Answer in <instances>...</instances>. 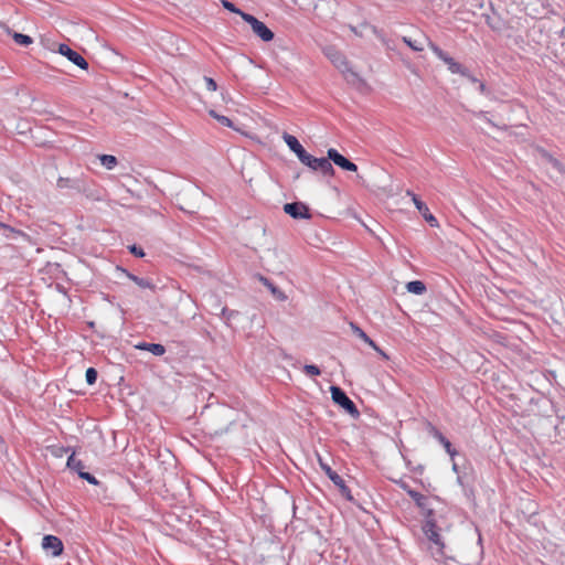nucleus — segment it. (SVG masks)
<instances>
[{
  "mask_svg": "<svg viewBox=\"0 0 565 565\" xmlns=\"http://www.w3.org/2000/svg\"><path fill=\"white\" fill-rule=\"evenodd\" d=\"M300 162L307 166L309 169L317 171L320 164V158H316L307 152Z\"/></svg>",
  "mask_w": 565,
  "mask_h": 565,
  "instance_id": "obj_21",
  "label": "nucleus"
},
{
  "mask_svg": "<svg viewBox=\"0 0 565 565\" xmlns=\"http://www.w3.org/2000/svg\"><path fill=\"white\" fill-rule=\"evenodd\" d=\"M403 42L408 45L413 51H416V52H419V51H423L424 47L423 45L418 44L416 41H412L407 36H403Z\"/></svg>",
  "mask_w": 565,
  "mask_h": 565,
  "instance_id": "obj_29",
  "label": "nucleus"
},
{
  "mask_svg": "<svg viewBox=\"0 0 565 565\" xmlns=\"http://www.w3.org/2000/svg\"><path fill=\"white\" fill-rule=\"evenodd\" d=\"M235 315H237L236 311L234 310H228L227 308H222V317L225 319V320H230L232 319Z\"/></svg>",
  "mask_w": 565,
  "mask_h": 565,
  "instance_id": "obj_36",
  "label": "nucleus"
},
{
  "mask_svg": "<svg viewBox=\"0 0 565 565\" xmlns=\"http://www.w3.org/2000/svg\"><path fill=\"white\" fill-rule=\"evenodd\" d=\"M436 437L438 438V440L443 444V446L445 447L446 451L451 456L454 457L457 452L455 449H452V446H451V443L440 433H437L436 434Z\"/></svg>",
  "mask_w": 565,
  "mask_h": 565,
  "instance_id": "obj_25",
  "label": "nucleus"
},
{
  "mask_svg": "<svg viewBox=\"0 0 565 565\" xmlns=\"http://www.w3.org/2000/svg\"><path fill=\"white\" fill-rule=\"evenodd\" d=\"M125 273H126L127 277L130 280H132L138 287H140L142 289H151V290L154 289V285L151 281V279L138 277V276H136L134 274H130V273H128L126 270H125Z\"/></svg>",
  "mask_w": 565,
  "mask_h": 565,
  "instance_id": "obj_15",
  "label": "nucleus"
},
{
  "mask_svg": "<svg viewBox=\"0 0 565 565\" xmlns=\"http://www.w3.org/2000/svg\"><path fill=\"white\" fill-rule=\"evenodd\" d=\"M372 33L384 44H386V39L384 35V32L380 29H377L375 25L370 26Z\"/></svg>",
  "mask_w": 565,
  "mask_h": 565,
  "instance_id": "obj_31",
  "label": "nucleus"
},
{
  "mask_svg": "<svg viewBox=\"0 0 565 565\" xmlns=\"http://www.w3.org/2000/svg\"><path fill=\"white\" fill-rule=\"evenodd\" d=\"M282 139L286 142V145L289 147V149L297 156V158L299 160H301L305 157L307 151L305 150V148L301 146V143L298 141V139L295 136L285 132L282 135Z\"/></svg>",
  "mask_w": 565,
  "mask_h": 565,
  "instance_id": "obj_12",
  "label": "nucleus"
},
{
  "mask_svg": "<svg viewBox=\"0 0 565 565\" xmlns=\"http://www.w3.org/2000/svg\"><path fill=\"white\" fill-rule=\"evenodd\" d=\"M66 465L71 470L76 471L78 476H79V471H85V465L83 463L82 460H79L75 457L74 452L67 458Z\"/></svg>",
  "mask_w": 565,
  "mask_h": 565,
  "instance_id": "obj_18",
  "label": "nucleus"
},
{
  "mask_svg": "<svg viewBox=\"0 0 565 565\" xmlns=\"http://www.w3.org/2000/svg\"><path fill=\"white\" fill-rule=\"evenodd\" d=\"M11 35L14 42L19 45L28 46L33 43L32 38L26 34L13 32Z\"/></svg>",
  "mask_w": 565,
  "mask_h": 565,
  "instance_id": "obj_22",
  "label": "nucleus"
},
{
  "mask_svg": "<svg viewBox=\"0 0 565 565\" xmlns=\"http://www.w3.org/2000/svg\"><path fill=\"white\" fill-rule=\"evenodd\" d=\"M221 3H222L224 9H226V10L233 12V13L238 14L242 19H243V15L247 14L246 12H244L241 9L236 8L235 4L232 3L228 0H221Z\"/></svg>",
  "mask_w": 565,
  "mask_h": 565,
  "instance_id": "obj_26",
  "label": "nucleus"
},
{
  "mask_svg": "<svg viewBox=\"0 0 565 565\" xmlns=\"http://www.w3.org/2000/svg\"><path fill=\"white\" fill-rule=\"evenodd\" d=\"M204 82H205V84H206V88H207L209 90H211V92H215V90L217 89V84H216V82H215L213 78H211V77H206V76H205V77H204Z\"/></svg>",
  "mask_w": 565,
  "mask_h": 565,
  "instance_id": "obj_33",
  "label": "nucleus"
},
{
  "mask_svg": "<svg viewBox=\"0 0 565 565\" xmlns=\"http://www.w3.org/2000/svg\"><path fill=\"white\" fill-rule=\"evenodd\" d=\"M129 250H130L131 254H134L137 257H143L145 256L143 249L141 247L137 246V245L129 246Z\"/></svg>",
  "mask_w": 565,
  "mask_h": 565,
  "instance_id": "obj_35",
  "label": "nucleus"
},
{
  "mask_svg": "<svg viewBox=\"0 0 565 565\" xmlns=\"http://www.w3.org/2000/svg\"><path fill=\"white\" fill-rule=\"evenodd\" d=\"M284 212L296 220H309L311 214L309 207L302 202H291L284 205Z\"/></svg>",
  "mask_w": 565,
  "mask_h": 565,
  "instance_id": "obj_7",
  "label": "nucleus"
},
{
  "mask_svg": "<svg viewBox=\"0 0 565 565\" xmlns=\"http://www.w3.org/2000/svg\"><path fill=\"white\" fill-rule=\"evenodd\" d=\"M318 460L321 469L326 472L329 479L339 488L341 494L351 500L352 497L350 489L347 487L342 477H340L335 471H333L328 463L323 462L320 456Z\"/></svg>",
  "mask_w": 565,
  "mask_h": 565,
  "instance_id": "obj_5",
  "label": "nucleus"
},
{
  "mask_svg": "<svg viewBox=\"0 0 565 565\" xmlns=\"http://www.w3.org/2000/svg\"><path fill=\"white\" fill-rule=\"evenodd\" d=\"M198 207L196 204H189V205H180V209L184 212H188V213H194L195 209Z\"/></svg>",
  "mask_w": 565,
  "mask_h": 565,
  "instance_id": "obj_37",
  "label": "nucleus"
},
{
  "mask_svg": "<svg viewBox=\"0 0 565 565\" xmlns=\"http://www.w3.org/2000/svg\"><path fill=\"white\" fill-rule=\"evenodd\" d=\"M428 46L436 54L438 58L444 61L448 65V70L452 74H461L467 75V70L459 63H457L452 57H450L447 53H445L439 46H437L433 42H428Z\"/></svg>",
  "mask_w": 565,
  "mask_h": 565,
  "instance_id": "obj_4",
  "label": "nucleus"
},
{
  "mask_svg": "<svg viewBox=\"0 0 565 565\" xmlns=\"http://www.w3.org/2000/svg\"><path fill=\"white\" fill-rule=\"evenodd\" d=\"M328 158L338 167L345 171L355 172L358 170V166L350 161L348 158L342 156L338 150L330 148L327 151Z\"/></svg>",
  "mask_w": 565,
  "mask_h": 565,
  "instance_id": "obj_9",
  "label": "nucleus"
},
{
  "mask_svg": "<svg viewBox=\"0 0 565 565\" xmlns=\"http://www.w3.org/2000/svg\"><path fill=\"white\" fill-rule=\"evenodd\" d=\"M406 290L414 295H423L426 291V286L420 280H413L406 284Z\"/></svg>",
  "mask_w": 565,
  "mask_h": 565,
  "instance_id": "obj_16",
  "label": "nucleus"
},
{
  "mask_svg": "<svg viewBox=\"0 0 565 565\" xmlns=\"http://www.w3.org/2000/svg\"><path fill=\"white\" fill-rule=\"evenodd\" d=\"M469 79H471L472 83H480L476 77L471 76L468 72H467V75H466Z\"/></svg>",
  "mask_w": 565,
  "mask_h": 565,
  "instance_id": "obj_41",
  "label": "nucleus"
},
{
  "mask_svg": "<svg viewBox=\"0 0 565 565\" xmlns=\"http://www.w3.org/2000/svg\"><path fill=\"white\" fill-rule=\"evenodd\" d=\"M209 115L216 119L221 125L230 128L233 127V121L228 117L217 114L214 109H210Z\"/></svg>",
  "mask_w": 565,
  "mask_h": 565,
  "instance_id": "obj_24",
  "label": "nucleus"
},
{
  "mask_svg": "<svg viewBox=\"0 0 565 565\" xmlns=\"http://www.w3.org/2000/svg\"><path fill=\"white\" fill-rule=\"evenodd\" d=\"M42 547L44 551L50 552L54 557L61 555L63 552L62 541L54 535H45L42 540Z\"/></svg>",
  "mask_w": 565,
  "mask_h": 565,
  "instance_id": "obj_10",
  "label": "nucleus"
},
{
  "mask_svg": "<svg viewBox=\"0 0 565 565\" xmlns=\"http://www.w3.org/2000/svg\"><path fill=\"white\" fill-rule=\"evenodd\" d=\"M478 117H481V118H483L488 124L493 125V124H492V121H491L489 118H487L482 111L478 114Z\"/></svg>",
  "mask_w": 565,
  "mask_h": 565,
  "instance_id": "obj_40",
  "label": "nucleus"
},
{
  "mask_svg": "<svg viewBox=\"0 0 565 565\" xmlns=\"http://www.w3.org/2000/svg\"><path fill=\"white\" fill-rule=\"evenodd\" d=\"M332 401L340 405L347 413H349L354 418L360 416V412L356 408L355 404L349 398L345 392L339 386L330 387Z\"/></svg>",
  "mask_w": 565,
  "mask_h": 565,
  "instance_id": "obj_2",
  "label": "nucleus"
},
{
  "mask_svg": "<svg viewBox=\"0 0 565 565\" xmlns=\"http://www.w3.org/2000/svg\"><path fill=\"white\" fill-rule=\"evenodd\" d=\"M326 56L333 63V65L339 68L341 72H350L352 76L356 77V74L351 72L348 67V62L344 55L339 52L333 46H328L324 49Z\"/></svg>",
  "mask_w": 565,
  "mask_h": 565,
  "instance_id": "obj_6",
  "label": "nucleus"
},
{
  "mask_svg": "<svg viewBox=\"0 0 565 565\" xmlns=\"http://www.w3.org/2000/svg\"><path fill=\"white\" fill-rule=\"evenodd\" d=\"M183 195L189 196L190 199H199L202 196V193L198 189L192 188L189 191H186Z\"/></svg>",
  "mask_w": 565,
  "mask_h": 565,
  "instance_id": "obj_34",
  "label": "nucleus"
},
{
  "mask_svg": "<svg viewBox=\"0 0 565 565\" xmlns=\"http://www.w3.org/2000/svg\"><path fill=\"white\" fill-rule=\"evenodd\" d=\"M407 195H409L416 206V209L419 211V213L424 216V218L429 223L430 226L435 227L438 226L437 218L429 213V210L417 195H415L413 192L407 191Z\"/></svg>",
  "mask_w": 565,
  "mask_h": 565,
  "instance_id": "obj_11",
  "label": "nucleus"
},
{
  "mask_svg": "<svg viewBox=\"0 0 565 565\" xmlns=\"http://www.w3.org/2000/svg\"><path fill=\"white\" fill-rule=\"evenodd\" d=\"M259 280L269 289L275 299L279 301H285L287 299L285 292L275 286L268 278L260 276Z\"/></svg>",
  "mask_w": 565,
  "mask_h": 565,
  "instance_id": "obj_14",
  "label": "nucleus"
},
{
  "mask_svg": "<svg viewBox=\"0 0 565 565\" xmlns=\"http://www.w3.org/2000/svg\"><path fill=\"white\" fill-rule=\"evenodd\" d=\"M303 371L309 376H317V375H319L321 373L320 369L317 365H313V364H306L303 366Z\"/></svg>",
  "mask_w": 565,
  "mask_h": 565,
  "instance_id": "obj_28",
  "label": "nucleus"
},
{
  "mask_svg": "<svg viewBox=\"0 0 565 565\" xmlns=\"http://www.w3.org/2000/svg\"><path fill=\"white\" fill-rule=\"evenodd\" d=\"M478 88H479L480 93H482V94H484V93H486V85H484L483 83H481V82H480V83L478 84Z\"/></svg>",
  "mask_w": 565,
  "mask_h": 565,
  "instance_id": "obj_39",
  "label": "nucleus"
},
{
  "mask_svg": "<svg viewBox=\"0 0 565 565\" xmlns=\"http://www.w3.org/2000/svg\"><path fill=\"white\" fill-rule=\"evenodd\" d=\"M317 171H320L323 175L332 177L334 174V169L332 167L331 160L328 157L320 158V164Z\"/></svg>",
  "mask_w": 565,
  "mask_h": 565,
  "instance_id": "obj_17",
  "label": "nucleus"
},
{
  "mask_svg": "<svg viewBox=\"0 0 565 565\" xmlns=\"http://www.w3.org/2000/svg\"><path fill=\"white\" fill-rule=\"evenodd\" d=\"M97 371L94 367H88L85 373V379L88 385H94L97 381Z\"/></svg>",
  "mask_w": 565,
  "mask_h": 565,
  "instance_id": "obj_27",
  "label": "nucleus"
},
{
  "mask_svg": "<svg viewBox=\"0 0 565 565\" xmlns=\"http://www.w3.org/2000/svg\"><path fill=\"white\" fill-rule=\"evenodd\" d=\"M79 478L86 480L90 484H95V486L98 484V480L93 475H90L86 471H79Z\"/></svg>",
  "mask_w": 565,
  "mask_h": 565,
  "instance_id": "obj_30",
  "label": "nucleus"
},
{
  "mask_svg": "<svg viewBox=\"0 0 565 565\" xmlns=\"http://www.w3.org/2000/svg\"><path fill=\"white\" fill-rule=\"evenodd\" d=\"M243 20L250 25L253 32L264 42H269L274 39V32L254 15L249 13L245 14L243 15Z\"/></svg>",
  "mask_w": 565,
  "mask_h": 565,
  "instance_id": "obj_3",
  "label": "nucleus"
},
{
  "mask_svg": "<svg viewBox=\"0 0 565 565\" xmlns=\"http://www.w3.org/2000/svg\"><path fill=\"white\" fill-rule=\"evenodd\" d=\"M57 51L60 54L65 56L70 62H72L79 68H82V70L88 68V63L86 62V60L79 53L72 50L68 45L60 44Z\"/></svg>",
  "mask_w": 565,
  "mask_h": 565,
  "instance_id": "obj_8",
  "label": "nucleus"
},
{
  "mask_svg": "<svg viewBox=\"0 0 565 565\" xmlns=\"http://www.w3.org/2000/svg\"><path fill=\"white\" fill-rule=\"evenodd\" d=\"M354 333L363 340L365 343H367L371 348H373L375 351H380V348L376 345V343L367 337V334L359 327L352 324Z\"/></svg>",
  "mask_w": 565,
  "mask_h": 565,
  "instance_id": "obj_20",
  "label": "nucleus"
},
{
  "mask_svg": "<svg viewBox=\"0 0 565 565\" xmlns=\"http://www.w3.org/2000/svg\"><path fill=\"white\" fill-rule=\"evenodd\" d=\"M548 162L555 170H557L561 173H565L563 164L557 159L548 157Z\"/></svg>",
  "mask_w": 565,
  "mask_h": 565,
  "instance_id": "obj_32",
  "label": "nucleus"
},
{
  "mask_svg": "<svg viewBox=\"0 0 565 565\" xmlns=\"http://www.w3.org/2000/svg\"><path fill=\"white\" fill-rule=\"evenodd\" d=\"M407 494L415 501L416 505L425 513V523L423 531L427 539L433 542L439 551L444 548V543L437 531V525L433 519V510L428 507V499L415 490H407Z\"/></svg>",
  "mask_w": 565,
  "mask_h": 565,
  "instance_id": "obj_1",
  "label": "nucleus"
},
{
  "mask_svg": "<svg viewBox=\"0 0 565 565\" xmlns=\"http://www.w3.org/2000/svg\"><path fill=\"white\" fill-rule=\"evenodd\" d=\"M381 356H383L384 359H388V356L386 355V353L384 351H382L380 349V351H376Z\"/></svg>",
  "mask_w": 565,
  "mask_h": 565,
  "instance_id": "obj_42",
  "label": "nucleus"
},
{
  "mask_svg": "<svg viewBox=\"0 0 565 565\" xmlns=\"http://www.w3.org/2000/svg\"><path fill=\"white\" fill-rule=\"evenodd\" d=\"M351 31L354 32L356 35H360L355 26H351Z\"/></svg>",
  "mask_w": 565,
  "mask_h": 565,
  "instance_id": "obj_43",
  "label": "nucleus"
},
{
  "mask_svg": "<svg viewBox=\"0 0 565 565\" xmlns=\"http://www.w3.org/2000/svg\"><path fill=\"white\" fill-rule=\"evenodd\" d=\"M99 160L100 163L108 170H111L117 166V158L111 154H102Z\"/></svg>",
  "mask_w": 565,
  "mask_h": 565,
  "instance_id": "obj_23",
  "label": "nucleus"
},
{
  "mask_svg": "<svg viewBox=\"0 0 565 565\" xmlns=\"http://www.w3.org/2000/svg\"><path fill=\"white\" fill-rule=\"evenodd\" d=\"M399 486H401V488H402L403 490H405L406 492H407V490H413L412 488H409V486H408L406 482H403V481H402V482L399 483Z\"/></svg>",
  "mask_w": 565,
  "mask_h": 565,
  "instance_id": "obj_38",
  "label": "nucleus"
},
{
  "mask_svg": "<svg viewBox=\"0 0 565 565\" xmlns=\"http://www.w3.org/2000/svg\"><path fill=\"white\" fill-rule=\"evenodd\" d=\"M56 185L60 189H67V188L75 189V190L81 189L78 180L70 179V178H58Z\"/></svg>",
  "mask_w": 565,
  "mask_h": 565,
  "instance_id": "obj_19",
  "label": "nucleus"
},
{
  "mask_svg": "<svg viewBox=\"0 0 565 565\" xmlns=\"http://www.w3.org/2000/svg\"><path fill=\"white\" fill-rule=\"evenodd\" d=\"M137 349L149 351L156 356H161L166 353V348L160 343L142 342L136 345Z\"/></svg>",
  "mask_w": 565,
  "mask_h": 565,
  "instance_id": "obj_13",
  "label": "nucleus"
}]
</instances>
